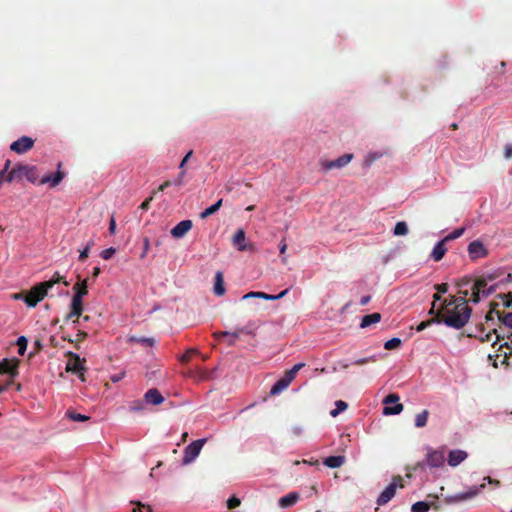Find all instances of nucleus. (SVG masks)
Returning <instances> with one entry per match:
<instances>
[{
    "instance_id": "f257e3e1",
    "label": "nucleus",
    "mask_w": 512,
    "mask_h": 512,
    "mask_svg": "<svg viewBox=\"0 0 512 512\" xmlns=\"http://www.w3.org/2000/svg\"><path fill=\"white\" fill-rule=\"evenodd\" d=\"M463 299L464 297L450 296L444 300L442 307L437 311L440 323L454 329H461L467 324L472 309L468 306V301Z\"/></svg>"
},
{
    "instance_id": "f03ea898",
    "label": "nucleus",
    "mask_w": 512,
    "mask_h": 512,
    "mask_svg": "<svg viewBox=\"0 0 512 512\" xmlns=\"http://www.w3.org/2000/svg\"><path fill=\"white\" fill-rule=\"evenodd\" d=\"M63 282L65 286L69 285V282L64 281L63 277L56 272L51 280L41 282L33 286L27 294L24 295V302L28 307H35L40 301H42L55 284Z\"/></svg>"
},
{
    "instance_id": "7ed1b4c3",
    "label": "nucleus",
    "mask_w": 512,
    "mask_h": 512,
    "mask_svg": "<svg viewBox=\"0 0 512 512\" xmlns=\"http://www.w3.org/2000/svg\"><path fill=\"white\" fill-rule=\"evenodd\" d=\"M305 366V363L295 364L290 370L286 371L284 375L276 381L270 389V395L275 396L286 390L292 381L295 379L299 370Z\"/></svg>"
},
{
    "instance_id": "20e7f679",
    "label": "nucleus",
    "mask_w": 512,
    "mask_h": 512,
    "mask_svg": "<svg viewBox=\"0 0 512 512\" xmlns=\"http://www.w3.org/2000/svg\"><path fill=\"white\" fill-rule=\"evenodd\" d=\"M497 285H491L489 287H486V283L484 279H476L470 288V298L467 300L468 302H472L474 304H477L482 297H488L492 293L496 291Z\"/></svg>"
},
{
    "instance_id": "39448f33",
    "label": "nucleus",
    "mask_w": 512,
    "mask_h": 512,
    "mask_svg": "<svg viewBox=\"0 0 512 512\" xmlns=\"http://www.w3.org/2000/svg\"><path fill=\"white\" fill-rule=\"evenodd\" d=\"M206 441V438H201L188 444L183 451L182 463L184 465L192 463L199 456Z\"/></svg>"
},
{
    "instance_id": "423d86ee",
    "label": "nucleus",
    "mask_w": 512,
    "mask_h": 512,
    "mask_svg": "<svg viewBox=\"0 0 512 512\" xmlns=\"http://www.w3.org/2000/svg\"><path fill=\"white\" fill-rule=\"evenodd\" d=\"M66 356L68 357L66 370L77 374L82 381H85L84 372L86 368L84 367V363L86 360L81 359L78 354L71 351L67 352Z\"/></svg>"
},
{
    "instance_id": "0eeeda50",
    "label": "nucleus",
    "mask_w": 512,
    "mask_h": 512,
    "mask_svg": "<svg viewBox=\"0 0 512 512\" xmlns=\"http://www.w3.org/2000/svg\"><path fill=\"white\" fill-rule=\"evenodd\" d=\"M399 396L395 393L388 394L383 399V410L382 413L384 415H397L400 414L403 410V405L399 403Z\"/></svg>"
},
{
    "instance_id": "6e6552de",
    "label": "nucleus",
    "mask_w": 512,
    "mask_h": 512,
    "mask_svg": "<svg viewBox=\"0 0 512 512\" xmlns=\"http://www.w3.org/2000/svg\"><path fill=\"white\" fill-rule=\"evenodd\" d=\"M353 157L354 155L352 153H346L335 160H321L320 166L324 171L341 169L347 166L352 161Z\"/></svg>"
},
{
    "instance_id": "1a4fd4ad",
    "label": "nucleus",
    "mask_w": 512,
    "mask_h": 512,
    "mask_svg": "<svg viewBox=\"0 0 512 512\" xmlns=\"http://www.w3.org/2000/svg\"><path fill=\"white\" fill-rule=\"evenodd\" d=\"M485 489V483L471 486L467 491L457 493L449 498V502H461L472 499Z\"/></svg>"
},
{
    "instance_id": "9d476101",
    "label": "nucleus",
    "mask_w": 512,
    "mask_h": 512,
    "mask_svg": "<svg viewBox=\"0 0 512 512\" xmlns=\"http://www.w3.org/2000/svg\"><path fill=\"white\" fill-rule=\"evenodd\" d=\"M468 255L471 260L475 261L480 258H485L488 255V250L485 247V245L479 241L474 240L469 243L468 248Z\"/></svg>"
},
{
    "instance_id": "9b49d317",
    "label": "nucleus",
    "mask_w": 512,
    "mask_h": 512,
    "mask_svg": "<svg viewBox=\"0 0 512 512\" xmlns=\"http://www.w3.org/2000/svg\"><path fill=\"white\" fill-rule=\"evenodd\" d=\"M18 366H19L18 359L5 358L2 361H0V373L8 374L10 376L9 381H13V378L18 375Z\"/></svg>"
},
{
    "instance_id": "f8f14e48",
    "label": "nucleus",
    "mask_w": 512,
    "mask_h": 512,
    "mask_svg": "<svg viewBox=\"0 0 512 512\" xmlns=\"http://www.w3.org/2000/svg\"><path fill=\"white\" fill-rule=\"evenodd\" d=\"M232 243L234 246L237 247L239 251H250L254 252L256 250L254 243H247L246 242V234L243 229L237 230L235 233Z\"/></svg>"
},
{
    "instance_id": "ddd939ff",
    "label": "nucleus",
    "mask_w": 512,
    "mask_h": 512,
    "mask_svg": "<svg viewBox=\"0 0 512 512\" xmlns=\"http://www.w3.org/2000/svg\"><path fill=\"white\" fill-rule=\"evenodd\" d=\"M445 455L443 450H431L429 449L425 464L430 468H440L444 465Z\"/></svg>"
},
{
    "instance_id": "4468645a",
    "label": "nucleus",
    "mask_w": 512,
    "mask_h": 512,
    "mask_svg": "<svg viewBox=\"0 0 512 512\" xmlns=\"http://www.w3.org/2000/svg\"><path fill=\"white\" fill-rule=\"evenodd\" d=\"M34 142L31 137L22 136L10 145V149L17 154H23L33 148Z\"/></svg>"
},
{
    "instance_id": "2eb2a0df",
    "label": "nucleus",
    "mask_w": 512,
    "mask_h": 512,
    "mask_svg": "<svg viewBox=\"0 0 512 512\" xmlns=\"http://www.w3.org/2000/svg\"><path fill=\"white\" fill-rule=\"evenodd\" d=\"M83 311V302L82 297H79V295H73L72 301H71V311L66 316V321L72 320L74 317L76 318L73 320V323H79V317L81 316Z\"/></svg>"
},
{
    "instance_id": "dca6fc26",
    "label": "nucleus",
    "mask_w": 512,
    "mask_h": 512,
    "mask_svg": "<svg viewBox=\"0 0 512 512\" xmlns=\"http://www.w3.org/2000/svg\"><path fill=\"white\" fill-rule=\"evenodd\" d=\"M468 457V453L462 449L450 450L447 457V463L450 467H457Z\"/></svg>"
},
{
    "instance_id": "f3484780",
    "label": "nucleus",
    "mask_w": 512,
    "mask_h": 512,
    "mask_svg": "<svg viewBox=\"0 0 512 512\" xmlns=\"http://www.w3.org/2000/svg\"><path fill=\"white\" fill-rule=\"evenodd\" d=\"M396 489L397 483L394 480L380 493L376 500L377 505L383 506L387 504L395 496Z\"/></svg>"
},
{
    "instance_id": "a211bd4d",
    "label": "nucleus",
    "mask_w": 512,
    "mask_h": 512,
    "mask_svg": "<svg viewBox=\"0 0 512 512\" xmlns=\"http://www.w3.org/2000/svg\"><path fill=\"white\" fill-rule=\"evenodd\" d=\"M192 226L193 223L191 220H182L171 229L170 233L172 237L179 239L184 237L185 234L191 230Z\"/></svg>"
},
{
    "instance_id": "6ab92c4d",
    "label": "nucleus",
    "mask_w": 512,
    "mask_h": 512,
    "mask_svg": "<svg viewBox=\"0 0 512 512\" xmlns=\"http://www.w3.org/2000/svg\"><path fill=\"white\" fill-rule=\"evenodd\" d=\"M62 163H58V170L54 174L46 175L39 180V184H49L56 187L64 178L65 174L60 170Z\"/></svg>"
},
{
    "instance_id": "aec40b11",
    "label": "nucleus",
    "mask_w": 512,
    "mask_h": 512,
    "mask_svg": "<svg viewBox=\"0 0 512 512\" xmlns=\"http://www.w3.org/2000/svg\"><path fill=\"white\" fill-rule=\"evenodd\" d=\"M27 167L28 165H16L15 167H13L9 173L7 174L5 180L6 182H12V181H20L22 180L25 176H26V173H27Z\"/></svg>"
},
{
    "instance_id": "412c9836",
    "label": "nucleus",
    "mask_w": 512,
    "mask_h": 512,
    "mask_svg": "<svg viewBox=\"0 0 512 512\" xmlns=\"http://www.w3.org/2000/svg\"><path fill=\"white\" fill-rule=\"evenodd\" d=\"M288 291L289 289H285L277 295L267 294L264 292H249L243 296V299L261 298L264 300H278L283 298L288 293Z\"/></svg>"
},
{
    "instance_id": "4be33fe9",
    "label": "nucleus",
    "mask_w": 512,
    "mask_h": 512,
    "mask_svg": "<svg viewBox=\"0 0 512 512\" xmlns=\"http://www.w3.org/2000/svg\"><path fill=\"white\" fill-rule=\"evenodd\" d=\"M299 498H300V495L298 492H290V493L282 496L281 498H279L278 505H279V507L286 509V508L294 506L297 503V501L299 500Z\"/></svg>"
},
{
    "instance_id": "5701e85b",
    "label": "nucleus",
    "mask_w": 512,
    "mask_h": 512,
    "mask_svg": "<svg viewBox=\"0 0 512 512\" xmlns=\"http://www.w3.org/2000/svg\"><path fill=\"white\" fill-rule=\"evenodd\" d=\"M144 401L147 404L151 405H159L164 401V397L161 395V393L156 388L149 389L144 394Z\"/></svg>"
},
{
    "instance_id": "b1692460",
    "label": "nucleus",
    "mask_w": 512,
    "mask_h": 512,
    "mask_svg": "<svg viewBox=\"0 0 512 512\" xmlns=\"http://www.w3.org/2000/svg\"><path fill=\"white\" fill-rule=\"evenodd\" d=\"M445 244L446 241L442 239L439 242H437L436 245L434 246L431 252V257L433 258L434 261L438 262L442 260V258L444 257L445 253L447 252Z\"/></svg>"
},
{
    "instance_id": "393cba45",
    "label": "nucleus",
    "mask_w": 512,
    "mask_h": 512,
    "mask_svg": "<svg viewBox=\"0 0 512 512\" xmlns=\"http://www.w3.org/2000/svg\"><path fill=\"white\" fill-rule=\"evenodd\" d=\"M244 332V329L243 328H240L238 329L237 331L233 332V333H230L228 331H220V332H215L214 333V336L216 338H221V337H228V345L229 346H234L237 339L239 338V335L240 333H243Z\"/></svg>"
},
{
    "instance_id": "a878e982",
    "label": "nucleus",
    "mask_w": 512,
    "mask_h": 512,
    "mask_svg": "<svg viewBox=\"0 0 512 512\" xmlns=\"http://www.w3.org/2000/svg\"><path fill=\"white\" fill-rule=\"evenodd\" d=\"M345 461V457L341 455H332L328 456L324 459L323 463L325 466L329 468H338L340 467Z\"/></svg>"
},
{
    "instance_id": "bb28decb",
    "label": "nucleus",
    "mask_w": 512,
    "mask_h": 512,
    "mask_svg": "<svg viewBox=\"0 0 512 512\" xmlns=\"http://www.w3.org/2000/svg\"><path fill=\"white\" fill-rule=\"evenodd\" d=\"M213 291L216 295L222 296L225 293L224 278L222 272L218 271L215 275Z\"/></svg>"
},
{
    "instance_id": "cd10ccee",
    "label": "nucleus",
    "mask_w": 512,
    "mask_h": 512,
    "mask_svg": "<svg viewBox=\"0 0 512 512\" xmlns=\"http://www.w3.org/2000/svg\"><path fill=\"white\" fill-rule=\"evenodd\" d=\"M380 320H381V314L380 313L375 312V313H372V314L365 315L362 318V320H361L360 327L361 328H367L371 324H375V323L380 322Z\"/></svg>"
},
{
    "instance_id": "c85d7f7f",
    "label": "nucleus",
    "mask_w": 512,
    "mask_h": 512,
    "mask_svg": "<svg viewBox=\"0 0 512 512\" xmlns=\"http://www.w3.org/2000/svg\"><path fill=\"white\" fill-rule=\"evenodd\" d=\"M222 206V199H219L215 204L211 205L210 207L206 208L203 212H201L200 217L202 219L208 218L209 216L216 213L220 207Z\"/></svg>"
},
{
    "instance_id": "c756f323",
    "label": "nucleus",
    "mask_w": 512,
    "mask_h": 512,
    "mask_svg": "<svg viewBox=\"0 0 512 512\" xmlns=\"http://www.w3.org/2000/svg\"><path fill=\"white\" fill-rule=\"evenodd\" d=\"M130 342H136L146 347H152L155 344V339L152 337H137V336H131L129 338Z\"/></svg>"
},
{
    "instance_id": "7c9ffc66",
    "label": "nucleus",
    "mask_w": 512,
    "mask_h": 512,
    "mask_svg": "<svg viewBox=\"0 0 512 512\" xmlns=\"http://www.w3.org/2000/svg\"><path fill=\"white\" fill-rule=\"evenodd\" d=\"M75 294L79 295V297H84L88 293L87 289V279L82 280L80 283H76L73 287Z\"/></svg>"
},
{
    "instance_id": "2f4dec72",
    "label": "nucleus",
    "mask_w": 512,
    "mask_h": 512,
    "mask_svg": "<svg viewBox=\"0 0 512 512\" xmlns=\"http://www.w3.org/2000/svg\"><path fill=\"white\" fill-rule=\"evenodd\" d=\"M409 232L408 225L404 221L397 222V224L394 227V235L395 236H405Z\"/></svg>"
},
{
    "instance_id": "473e14b6",
    "label": "nucleus",
    "mask_w": 512,
    "mask_h": 512,
    "mask_svg": "<svg viewBox=\"0 0 512 512\" xmlns=\"http://www.w3.org/2000/svg\"><path fill=\"white\" fill-rule=\"evenodd\" d=\"M25 178H27V180L30 181L31 183H39L37 168L35 166L28 165Z\"/></svg>"
},
{
    "instance_id": "72a5a7b5",
    "label": "nucleus",
    "mask_w": 512,
    "mask_h": 512,
    "mask_svg": "<svg viewBox=\"0 0 512 512\" xmlns=\"http://www.w3.org/2000/svg\"><path fill=\"white\" fill-rule=\"evenodd\" d=\"M430 505L426 501H418L412 504L411 512H428Z\"/></svg>"
},
{
    "instance_id": "f704fd0d",
    "label": "nucleus",
    "mask_w": 512,
    "mask_h": 512,
    "mask_svg": "<svg viewBox=\"0 0 512 512\" xmlns=\"http://www.w3.org/2000/svg\"><path fill=\"white\" fill-rule=\"evenodd\" d=\"M335 406V409L330 411V416H337L338 414L344 412L347 409L348 404L345 401L338 400L336 401Z\"/></svg>"
},
{
    "instance_id": "c9c22d12",
    "label": "nucleus",
    "mask_w": 512,
    "mask_h": 512,
    "mask_svg": "<svg viewBox=\"0 0 512 512\" xmlns=\"http://www.w3.org/2000/svg\"><path fill=\"white\" fill-rule=\"evenodd\" d=\"M433 323H440V317H438V314L436 313V315L430 319V320H426V321H422L417 327H416V330L418 332H421L423 331L424 329H426L427 327H429L431 324Z\"/></svg>"
},
{
    "instance_id": "e433bc0d",
    "label": "nucleus",
    "mask_w": 512,
    "mask_h": 512,
    "mask_svg": "<svg viewBox=\"0 0 512 512\" xmlns=\"http://www.w3.org/2000/svg\"><path fill=\"white\" fill-rule=\"evenodd\" d=\"M464 232H465V228L460 227V228L455 229L451 233H449L443 239H444V241L449 242V241H452V240H455V239L461 237L464 234Z\"/></svg>"
},
{
    "instance_id": "4c0bfd02",
    "label": "nucleus",
    "mask_w": 512,
    "mask_h": 512,
    "mask_svg": "<svg viewBox=\"0 0 512 512\" xmlns=\"http://www.w3.org/2000/svg\"><path fill=\"white\" fill-rule=\"evenodd\" d=\"M498 306H499V304L497 302H491L490 303V310H489V312L486 315V320L487 321L493 320L494 319V314H496L498 318H499V315H502V313L497 310Z\"/></svg>"
},
{
    "instance_id": "58836bf2",
    "label": "nucleus",
    "mask_w": 512,
    "mask_h": 512,
    "mask_svg": "<svg viewBox=\"0 0 512 512\" xmlns=\"http://www.w3.org/2000/svg\"><path fill=\"white\" fill-rule=\"evenodd\" d=\"M132 504L131 512H152V508L149 505H145L141 502H132Z\"/></svg>"
},
{
    "instance_id": "ea45409f",
    "label": "nucleus",
    "mask_w": 512,
    "mask_h": 512,
    "mask_svg": "<svg viewBox=\"0 0 512 512\" xmlns=\"http://www.w3.org/2000/svg\"><path fill=\"white\" fill-rule=\"evenodd\" d=\"M17 345H18V353L19 355L23 356L25 354V351L27 349L28 340L25 336H20L17 339Z\"/></svg>"
},
{
    "instance_id": "a19ab883",
    "label": "nucleus",
    "mask_w": 512,
    "mask_h": 512,
    "mask_svg": "<svg viewBox=\"0 0 512 512\" xmlns=\"http://www.w3.org/2000/svg\"><path fill=\"white\" fill-rule=\"evenodd\" d=\"M401 345V339L400 338H392L385 342L384 348L386 350H393L399 348Z\"/></svg>"
},
{
    "instance_id": "79ce46f5",
    "label": "nucleus",
    "mask_w": 512,
    "mask_h": 512,
    "mask_svg": "<svg viewBox=\"0 0 512 512\" xmlns=\"http://www.w3.org/2000/svg\"><path fill=\"white\" fill-rule=\"evenodd\" d=\"M377 361V357L375 355H371L364 358H359L353 362V365L361 366L368 363H374Z\"/></svg>"
},
{
    "instance_id": "37998d69",
    "label": "nucleus",
    "mask_w": 512,
    "mask_h": 512,
    "mask_svg": "<svg viewBox=\"0 0 512 512\" xmlns=\"http://www.w3.org/2000/svg\"><path fill=\"white\" fill-rule=\"evenodd\" d=\"M498 297L502 300L504 307L512 309V292L499 294Z\"/></svg>"
},
{
    "instance_id": "c03bdc74",
    "label": "nucleus",
    "mask_w": 512,
    "mask_h": 512,
    "mask_svg": "<svg viewBox=\"0 0 512 512\" xmlns=\"http://www.w3.org/2000/svg\"><path fill=\"white\" fill-rule=\"evenodd\" d=\"M94 245V241L93 240H90L86 247L80 252V255H79V260L84 262L87 258H88V255H89V251L91 249V247Z\"/></svg>"
},
{
    "instance_id": "a18cd8bd",
    "label": "nucleus",
    "mask_w": 512,
    "mask_h": 512,
    "mask_svg": "<svg viewBox=\"0 0 512 512\" xmlns=\"http://www.w3.org/2000/svg\"><path fill=\"white\" fill-rule=\"evenodd\" d=\"M499 320L507 327L512 329V312L509 313H502V315H499Z\"/></svg>"
},
{
    "instance_id": "49530a36",
    "label": "nucleus",
    "mask_w": 512,
    "mask_h": 512,
    "mask_svg": "<svg viewBox=\"0 0 512 512\" xmlns=\"http://www.w3.org/2000/svg\"><path fill=\"white\" fill-rule=\"evenodd\" d=\"M116 253V249L113 247L107 248L101 252V257L104 260H109L113 257V255Z\"/></svg>"
},
{
    "instance_id": "de8ad7c7",
    "label": "nucleus",
    "mask_w": 512,
    "mask_h": 512,
    "mask_svg": "<svg viewBox=\"0 0 512 512\" xmlns=\"http://www.w3.org/2000/svg\"><path fill=\"white\" fill-rule=\"evenodd\" d=\"M196 353H197V351H196V350H194V349L187 350V351H186V352L181 356L180 361H181L182 363H187V362H189V361H190V359H191L192 355H194V354H196Z\"/></svg>"
},
{
    "instance_id": "09e8293b",
    "label": "nucleus",
    "mask_w": 512,
    "mask_h": 512,
    "mask_svg": "<svg viewBox=\"0 0 512 512\" xmlns=\"http://www.w3.org/2000/svg\"><path fill=\"white\" fill-rule=\"evenodd\" d=\"M240 505V499L237 498L236 496H232L228 499L227 501V506L229 509H233V508H236Z\"/></svg>"
},
{
    "instance_id": "8fccbe9b",
    "label": "nucleus",
    "mask_w": 512,
    "mask_h": 512,
    "mask_svg": "<svg viewBox=\"0 0 512 512\" xmlns=\"http://www.w3.org/2000/svg\"><path fill=\"white\" fill-rule=\"evenodd\" d=\"M497 277H498V274H496V273H488V274L478 277V279H484V281L486 283V287H489L488 282L494 281Z\"/></svg>"
},
{
    "instance_id": "3c124183",
    "label": "nucleus",
    "mask_w": 512,
    "mask_h": 512,
    "mask_svg": "<svg viewBox=\"0 0 512 512\" xmlns=\"http://www.w3.org/2000/svg\"><path fill=\"white\" fill-rule=\"evenodd\" d=\"M149 249H150V241H149V239L147 237H145L144 240H143V252L140 255L141 259L146 257Z\"/></svg>"
},
{
    "instance_id": "603ef678",
    "label": "nucleus",
    "mask_w": 512,
    "mask_h": 512,
    "mask_svg": "<svg viewBox=\"0 0 512 512\" xmlns=\"http://www.w3.org/2000/svg\"><path fill=\"white\" fill-rule=\"evenodd\" d=\"M472 279L470 277H463L457 282V286L462 289L465 286H468L471 283Z\"/></svg>"
},
{
    "instance_id": "864d4df0",
    "label": "nucleus",
    "mask_w": 512,
    "mask_h": 512,
    "mask_svg": "<svg viewBox=\"0 0 512 512\" xmlns=\"http://www.w3.org/2000/svg\"><path fill=\"white\" fill-rule=\"evenodd\" d=\"M448 284L447 283H441V284H436L434 286V288L437 290L438 293H446L448 291Z\"/></svg>"
},
{
    "instance_id": "5fc2aeb1",
    "label": "nucleus",
    "mask_w": 512,
    "mask_h": 512,
    "mask_svg": "<svg viewBox=\"0 0 512 512\" xmlns=\"http://www.w3.org/2000/svg\"><path fill=\"white\" fill-rule=\"evenodd\" d=\"M184 175H185V171H184V170H182V171L180 172V174L178 175V177L174 180V182H173V183H174L176 186H178V187L183 186V184H184V180H183Z\"/></svg>"
},
{
    "instance_id": "6e6d98bb",
    "label": "nucleus",
    "mask_w": 512,
    "mask_h": 512,
    "mask_svg": "<svg viewBox=\"0 0 512 512\" xmlns=\"http://www.w3.org/2000/svg\"><path fill=\"white\" fill-rule=\"evenodd\" d=\"M152 200H153V195H152V196H150V197H148L147 199H145V200L141 203L140 208H141L142 210H148V209H149V207H150V203H151V201H152Z\"/></svg>"
},
{
    "instance_id": "4d7b16f0",
    "label": "nucleus",
    "mask_w": 512,
    "mask_h": 512,
    "mask_svg": "<svg viewBox=\"0 0 512 512\" xmlns=\"http://www.w3.org/2000/svg\"><path fill=\"white\" fill-rule=\"evenodd\" d=\"M116 232V221H115V218L112 216L110 218V222H109V233L111 235H114Z\"/></svg>"
},
{
    "instance_id": "13d9d810",
    "label": "nucleus",
    "mask_w": 512,
    "mask_h": 512,
    "mask_svg": "<svg viewBox=\"0 0 512 512\" xmlns=\"http://www.w3.org/2000/svg\"><path fill=\"white\" fill-rule=\"evenodd\" d=\"M504 157L506 159L512 158V145H510V144L505 145V147H504Z\"/></svg>"
},
{
    "instance_id": "bf43d9fd",
    "label": "nucleus",
    "mask_w": 512,
    "mask_h": 512,
    "mask_svg": "<svg viewBox=\"0 0 512 512\" xmlns=\"http://www.w3.org/2000/svg\"><path fill=\"white\" fill-rule=\"evenodd\" d=\"M172 184V182L170 180H166L164 181L157 189V192H162L164 191L166 188H168L170 185ZM156 194V191L153 192V195Z\"/></svg>"
},
{
    "instance_id": "052dcab7",
    "label": "nucleus",
    "mask_w": 512,
    "mask_h": 512,
    "mask_svg": "<svg viewBox=\"0 0 512 512\" xmlns=\"http://www.w3.org/2000/svg\"><path fill=\"white\" fill-rule=\"evenodd\" d=\"M428 418H415V426L418 428L424 427L427 424Z\"/></svg>"
},
{
    "instance_id": "680f3d73",
    "label": "nucleus",
    "mask_w": 512,
    "mask_h": 512,
    "mask_svg": "<svg viewBox=\"0 0 512 512\" xmlns=\"http://www.w3.org/2000/svg\"><path fill=\"white\" fill-rule=\"evenodd\" d=\"M193 154V151L190 150L186 155L185 157L182 159L180 165H179V168L183 170L185 164L187 163L188 159L192 156Z\"/></svg>"
},
{
    "instance_id": "e2e57ef3",
    "label": "nucleus",
    "mask_w": 512,
    "mask_h": 512,
    "mask_svg": "<svg viewBox=\"0 0 512 512\" xmlns=\"http://www.w3.org/2000/svg\"><path fill=\"white\" fill-rule=\"evenodd\" d=\"M86 337H87V333H86V332H84V331L79 330V331H78V333L76 334V339H75V341H76V342H81V341H83Z\"/></svg>"
},
{
    "instance_id": "0e129e2a",
    "label": "nucleus",
    "mask_w": 512,
    "mask_h": 512,
    "mask_svg": "<svg viewBox=\"0 0 512 512\" xmlns=\"http://www.w3.org/2000/svg\"><path fill=\"white\" fill-rule=\"evenodd\" d=\"M483 481H484L483 483H485V484H486V483H488V484H494V485H496V486H499V484H500V482H499L498 480H496V479H492V478H491V477H489V476L484 477V478H483Z\"/></svg>"
},
{
    "instance_id": "69168bd1",
    "label": "nucleus",
    "mask_w": 512,
    "mask_h": 512,
    "mask_svg": "<svg viewBox=\"0 0 512 512\" xmlns=\"http://www.w3.org/2000/svg\"><path fill=\"white\" fill-rule=\"evenodd\" d=\"M280 254L283 255L287 250V243L285 241V238H283L279 245Z\"/></svg>"
},
{
    "instance_id": "338daca9",
    "label": "nucleus",
    "mask_w": 512,
    "mask_h": 512,
    "mask_svg": "<svg viewBox=\"0 0 512 512\" xmlns=\"http://www.w3.org/2000/svg\"><path fill=\"white\" fill-rule=\"evenodd\" d=\"M495 333H496V330H495V329H493L492 331L488 332V333L485 335V337L481 338V340H482L483 342H485V341H486V342H489V341H491V340H492V336H493V334H495Z\"/></svg>"
},
{
    "instance_id": "774afa93",
    "label": "nucleus",
    "mask_w": 512,
    "mask_h": 512,
    "mask_svg": "<svg viewBox=\"0 0 512 512\" xmlns=\"http://www.w3.org/2000/svg\"><path fill=\"white\" fill-rule=\"evenodd\" d=\"M371 300V296L365 295L360 299V305L365 306L367 305Z\"/></svg>"
}]
</instances>
